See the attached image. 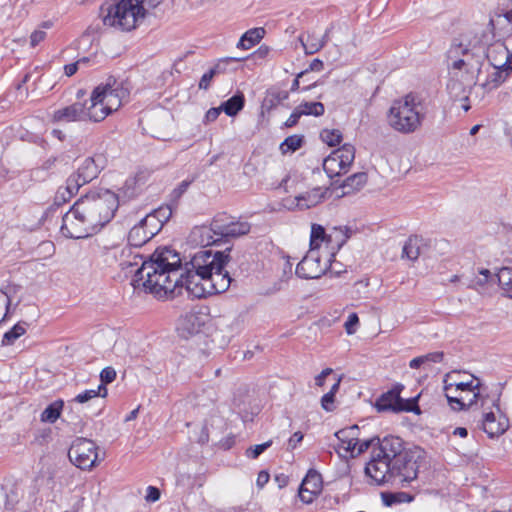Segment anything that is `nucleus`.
Segmentation results:
<instances>
[{"mask_svg":"<svg viewBox=\"0 0 512 512\" xmlns=\"http://www.w3.org/2000/svg\"><path fill=\"white\" fill-rule=\"evenodd\" d=\"M222 109L221 107H217V108H210L206 114H205V117H204V122L205 123H210V122H213L215 121L220 113H221Z\"/></svg>","mask_w":512,"mask_h":512,"instance_id":"nucleus-59","label":"nucleus"},{"mask_svg":"<svg viewBox=\"0 0 512 512\" xmlns=\"http://www.w3.org/2000/svg\"><path fill=\"white\" fill-rule=\"evenodd\" d=\"M402 385H396L391 390L382 394L376 401L378 411H412L414 401L404 400L400 397Z\"/></svg>","mask_w":512,"mask_h":512,"instance_id":"nucleus-14","label":"nucleus"},{"mask_svg":"<svg viewBox=\"0 0 512 512\" xmlns=\"http://www.w3.org/2000/svg\"><path fill=\"white\" fill-rule=\"evenodd\" d=\"M335 396L332 393H326L321 398V406L325 411H333Z\"/></svg>","mask_w":512,"mask_h":512,"instance_id":"nucleus-56","label":"nucleus"},{"mask_svg":"<svg viewBox=\"0 0 512 512\" xmlns=\"http://www.w3.org/2000/svg\"><path fill=\"white\" fill-rule=\"evenodd\" d=\"M203 326V317L199 313L189 312L180 319L178 330L187 337L199 333Z\"/></svg>","mask_w":512,"mask_h":512,"instance_id":"nucleus-27","label":"nucleus"},{"mask_svg":"<svg viewBox=\"0 0 512 512\" xmlns=\"http://www.w3.org/2000/svg\"><path fill=\"white\" fill-rule=\"evenodd\" d=\"M107 393H108L107 387L104 386L103 384H100L97 389H89V390H85L82 393H79L77 396H75L73 401H75L77 403H86L96 397L105 398L107 396Z\"/></svg>","mask_w":512,"mask_h":512,"instance_id":"nucleus-41","label":"nucleus"},{"mask_svg":"<svg viewBox=\"0 0 512 512\" xmlns=\"http://www.w3.org/2000/svg\"><path fill=\"white\" fill-rule=\"evenodd\" d=\"M378 438H371L367 440H356L357 446L356 450L351 454V457H356L363 452L367 451L371 446L377 445Z\"/></svg>","mask_w":512,"mask_h":512,"instance_id":"nucleus-51","label":"nucleus"},{"mask_svg":"<svg viewBox=\"0 0 512 512\" xmlns=\"http://www.w3.org/2000/svg\"><path fill=\"white\" fill-rule=\"evenodd\" d=\"M447 67L455 69L468 67L470 77L474 72H482L485 60V49L483 46L469 47L463 42L454 41L446 54Z\"/></svg>","mask_w":512,"mask_h":512,"instance_id":"nucleus-6","label":"nucleus"},{"mask_svg":"<svg viewBox=\"0 0 512 512\" xmlns=\"http://www.w3.org/2000/svg\"><path fill=\"white\" fill-rule=\"evenodd\" d=\"M215 259L212 250L201 249L182 266L179 254L163 247L155 250L138 274L140 279L146 277L144 285L157 298L174 297L185 290L189 297L200 299L207 294H201V290L196 292V289L208 281V269Z\"/></svg>","mask_w":512,"mask_h":512,"instance_id":"nucleus-1","label":"nucleus"},{"mask_svg":"<svg viewBox=\"0 0 512 512\" xmlns=\"http://www.w3.org/2000/svg\"><path fill=\"white\" fill-rule=\"evenodd\" d=\"M300 114L303 115H312V116H322L325 112V107L321 102H303L297 106Z\"/></svg>","mask_w":512,"mask_h":512,"instance_id":"nucleus-42","label":"nucleus"},{"mask_svg":"<svg viewBox=\"0 0 512 512\" xmlns=\"http://www.w3.org/2000/svg\"><path fill=\"white\" fill-rule=\"evenodd\" d=\"M507 427L506 419L497 420L493 412L483 414L482 429L490 438L503 434Z\"/></svg>","mask_w":512,"mask_h":512,"instance_id":"nucleus-29","label":"nucleus"},{"mask_svg":"<svg viewBox=\"0 0 512 512\" xmlns=\"http://www.w3.org/2000/svg\"><path fill=\"white\" fill-rule=\"evenodd\" d=\"M320 138L327 145L334 147L340 144L342 133L339 129H323L320 132Z\"/></svg>","mask_w":512,"mask_h":512,"instance_id":"nucleus-45","label":"nucleus"},{"mask_svg":"<svg viewBox=\"0 0 512 512\" xmlns=\"http://www.w3.org/2000/svg\"><path fill=\"white\" fill-rule=\"evenodd\" d=\"M327 270V263H322L315 251L310 252L297 264L296 275L303 279H317Z\"/></svg>","mask_w":512,"mask_h":512,"instance_id":"nucleus-17","label":"nucleus"},{"mask_svg":"<svg viewBox=\"0 0 512 512\" xmlns=\"http://www.w3.org/2000/svg\"><path fill=\"white\" fill-rule=\"evenodd\" d=\"M130 94V88L124 81L109 77L99 84L90 96V105L86 107V120L94 122L104 120L109 114L117 111Z\"/></svg>","mask_w":512,"mask_h":512,"instance_id":"nucleus-2","label":"nucleus"},{"mask_svg":"<svg viewBox=\"0 0 512 512\" xmlns=\"http://www.w3.org/2000/svg\"><path fill=\"white\" fill-rule=\"evenodd\" d=\"M244 104V95L242 93H238L229 98L227 101L223 102L220 107L222 111L226 113V115L232 117L237 115L238 112L243 109Z\"/></svg>","mask_w":512,"mask_h":512,"instance_id":"nucleus-35","label":"nucleus"},{"mask_svg":"<svg viewBox=\"0 0 512 512\" xmlns=\"http://www.w3.org/2000/svg\"><path fill=\"white\" fill-rule=\"evenodd\" d=\"M332 191L329 188L322 189L315 187L305 193L295 197L296 205L300 209H308L321 203L326 198H329Z\"/></svg>","mask_w":512,"mask_h":512,"instance_id":"nucleus-24","label":"nucleus"},{"mask_svg":"<svg viewBox=\"0 0 512 512\" xmlns=\"http://www.w3.org/2000/svg\"><path fill=\"white\" fill-rule=\"evenodd\" d=\"M303 434L301 432H295L288 440V450H294L297 445L303 440Z\"/></svg>","mask_w":512,"mask_h":512,"instance_id":"nucleus-61","label":"nucleus"},{"mask_svg":"<svg viewBox=\"0 0 512 512\" xmlns=\"http://www.w3.org/2000/svg\"><path fill=\"white\" fill-rule=\"evenodd\" d=\"M27 323L19 322L15 324L9 331H7L2 338V345H12L20 336L25 334Z\"/></svg>","mask_w":512,"mask_h":512,"instance_id":"nucleus-40","label":"nucleus"},{"mask_svg":"<svg viewBox=\"0 0 512 512\" xmlns=\"http://www.w3.org/2000/svg\"><path fill=\"white\" fill-rule=\"evenodd\" d=\"M103 165L104 158L102 155L87 157L78 166L76 173L82 178V183H89L98 176Z\"/></svg>","mask_w":512,"mask_h":512,"instance_id":"nucleus-23","label":"nucleus"},{"mask_svg":"<svg viewBox=\"0 0 512 512\" xmlns=\"http://www.w3.org/2000/svg\"><path fill=\"white\" fill-rule=\"evenodd\" d=\"M140 0H119L101 8L103 23L120 31L135 29L139 21L144 19L143 6Z\"/></svg>","mask_w":512,"mask_h":512,"instance_id":"nucleus-5","label":"nucleus"},{"mask_svg":"<svg viewBox=\"0 0 512 512\" xmlns=\"http://www.w3.org/2000/svg\"><path fill=\"white\" fill-rule=\"evenodd\" d=\"M301 116L302 115L300 114L298 108L296 107L294 109V111L291 113V115L289 116V118L286 120L285 126L286 127H293V126H295L298 123V121H299Z\"/></svg>","mask_w":512,"mask_h":512,"instance_id":"nucleus-62","label":"nucleus"},{"mask_svg":"<svg viewBox=\"0 0 512 512\" xmlns=\"http://www.w3.org/2000/svg\"><path fill=\"white\" fill-rule=\"evenodd\" d=\"M394 463L382 458L375 452H372L371 460L365 467V473L369 476L376 484L380 485L386 482L393 481V469Z\"/></svg>","mask_w":512,"mask_h":512,"instance_id":"nucleus-15","label":"nucleus"},{"mask_svg":"<svg viewBox=\"0 0 512 512\" xmlns=\"http://www.w3.org/2000/svg\"><path fill=\"white\" fill-rule=\"evenodd\" d=\"M251 229V226L246 221L234 220L226 216H217L213 219L211 227H202L194 231V234H199L201 237L206 236V239H201L202 245H209L211 243V232L218 237H231L236 238L246 235Z\"/></svg>","mask_w":512,"mask_h":512,"instance_id":"nucleus-8","label":"nucleus"},{"mask_svg":"<svg viewBox=\"0 0 512 512\" xmlns=\"http://www.w3.org/2000/svg\"><path fill=\"white\" fill-rule=\"evenodd\" d=\"M392 469L393 481L398 479L400 482L409 483L417 478L418 465L408 451L405 453V459L395 463Z\"/></svg>","mask_w":512,"mask_h":512,"instance_id":"nucleus-21","label":"nucleus"},{"mask_svg":"<svg viewBox=\"0 0 512 512\" xmlns=\"http://www.w3.org/2000/svg\"><path fill=\"white\" fill-rule=\"evenodd\" d=\"M456 372L447 373L443 379V390H452L454 392L471 394L473 389L482 388L483 385L479 379L473 377L470 381H456L453 376Z\"/></svg>","mask_w":512,"mask_h":512,"instance_id":"nucleus-26","label":"nucleus"},{"mask_svg":"<svg viewBox=\"0 0 512 512\" xmlns=\"http://www.w3.org/2000/svg\"><path fill=\"white\" fill-rule=\"evenodd\" d=\"M510 39L497 41L485 50V58L489 65L495 68H504L512 71V44Z\"/></svg>","mask_w":512,"mask_h":512,"instance_id":"nucleus-13","label":"nucleus"},{"mask_svg":"<svg viewBox=\"0 0 512 512\" xmlns=\"http://www.w3.org/2000/svg\"><path fill=\"white\" fill-rule=\"evenodd\" d=\"M342 236V240L337 244L338 249L344 244L346 239L348 238L347 235H343V232L341 229L334 228V233L327 234L325 231V228L320 225L313 223L311 225V234H310V247L312 251H315L318 249L323 242H327L328 244H332L333 238Z\"/></svg>","mask_w":512,"mask_h":512,"instance_id":"nucleus-22","label":"nucleus"},{"mask_svg":"<svg viewBox=\"0 0 512 512\" xmlns=\"http://www.w3.org/2000/svg\"><path fill=\"white\" fill-rule=\"evenodd\" d=\"M425 118L422 98L409 93L395 100L388 113V123L397 132L410 134L418 130Z\"/></svg>","mask_w":512,"mask_h":512,"instance_id":"nucleus-4","label":"nucleus"},{"mask_svg":"<svg viewBox=\"0 0 512 512\" xmlns=\"http://www.w3.org/2000/svg\"><path fill=\"white\" fill-rule=\"evenodd\" d=\"M378 448L373 452L380 455L382 458L398 463L401 459H405V451L403 442L399 437L389 436L382 440L377 439Z\"/></svg>","mask_w":512,"mask_h":512,"instance_id":"nucleus-18","label":"nucleus"},{"mask_svg":"<svg viewBox=\"0 0 512 512\" xmlns=\"http://www.w3.org/2000/svg\"><path fill=\"white\" fill-rule=\"evenodd\" d=\"M86 105L81 102H75L69 106L55 110L51 115V121L54 123H70L86 120Z\"/></svg>","mask_w":512,"mask_h":512,"instance_id":"nucleus-19","label":"nucleus"},{"mask_svg":"<svg viewBox=\"0 0 512 512\" xmlns=\"http://www.w3.org/2000/svg\"><path fill=\"white\" fill-rule=\"evenodd\" d=\"M508 71L504 68L488 67L486 69V77L484 80H479L477 83L484 93L491 92L498 88L507 78Z\"/></svg>","mask_w":512,"mask_h":512,"instance_id":"nucleus-25","label":"nucleus"},{"mask_svg":"<svg viewBox=\"0 0 512 512\" xmlns=\"http://www.w3.org/2000/svg\"><path fill=\"white\" fill-rule=\"evenodd\" d=\"M153 222H155L154 217H145L137 225L132 227L128 234V247L137 250L155 236L161 230V225L159 226L157 223H154V229H147L148 225Z\"/></svg>","mask_w":512,"mask_h":512,"instance_id":"nucleus-16","label":"nucleus"},{"mask_svg":"<svg viewBox=\"0 0 512 512\" xmlns=\"http://www.w3.org/2000/svg\"><path fill=\"white\" fill-rule=\"evenodd\" d=\"M115 256L118 259L119 267L125 273V276L130 274L134 275L133 285L135 287H143L145 291L149 292V289L144 285L146 277L140 279L139 269L142 268L143 264H147L151 259L144 260V257L132 247H124L120 250L119 255ZM153 254L150 256L152 258Z\"/></svg>","mask_w":512,"mask_h":512,"instance_id":"nucleus-11","label":"nucleus"},{"mask_svg":"<svg viewBox=\"0 0 512 512\" xmlns=\"http://www.w3.org/2000/svg\"><path fill=\"white\" fill-rule=\"evenodd\" d=\"M56 162H57V157L55 156H50L49 158H47L41 165V169L42 170H45V171H50L52 169H54L55 165H56Z\"/></svg>","mask_w":512,"mask_h":512,"instance_id":"nucleus-64","label":"nucleus"},{"mask_svg":"<svg viewBox=\"0 0 512 512\" xmlns=\"http://www.w3.org/2000/svg\"><path fill=\"white\" fill-rule=\"evenodd\" d=\"M85 183H82V178L79 177L78 173H74L68 177L66 180V190L68 191V197H72L75 195L79 188L83 186Z\"/></svg>","mask_w":512,"mask_h":512,"instance_id":"nucleus-48","label":"nucleus"},{"mask_svg":"<svg viewBox=\"0 0 512 512\" xmlns=\"http://www.w3.org/2000/svg\"><path fill=\"white\" fill-rule=\"evenodd\" d=\"M482 388L473 389L471 391V394L466 393H460L462 400V404L464 406V409H468L473 407L474 405H477L478 401H481V405H483L485 401V397L482 395Z\"/></svg>","mask_w":512,"mask_h":512,"instance_id":"nucleus-43","label":"nucleus"},{"mask_svg":"<svg viewBox=\"0 0 512 512\" xmlns=\"http://www.w3.org/2000/svg\"><path fill=\"white\" fill-rule=\"evenodd\" d=\"M272 445V440L265 443L251 446L246 450V456L251 459L258 458L264 451H266Z\"/></svg>","mask_w":512,"mask_h":512,"instance_id":"nucleus-50","label":"nucleus"},{"mask_svg":"<svg viewBox=\"0 0 512 512\" xmlns=\"http://www.w3.org/2000/svg\"><path fill=\"white\" fill-rule=\"evenodd\" d=\"M426 246V242L422 237L410 236L403 246L402 257L415 261L424 252Z\"/></svg>","mask_w":512,"mask_h":512,"instance_id":"nucleus-30","label":"nucleus"},{"mask_svg":"<svg viewBox=\"0 0 512 512\" xmlns=\"http://www.w3.org/2000/svg\"><path fill=\"white\" fill-rule=\"evenodd\" d=\"M264 28H252L246 31L237 43V48L248 50L258 44L264 37Z\"/></svg>","mask_w":512,"mask_h":512,"instance_id":"nucleus-32","label":"nucleus"},{"mask_svg":"<svg viewBox=\"0 0 512 512\" xmlns=\"http://www.w3.org/2000/svg\"><path fill=\"white\" fill-rule=\"evenodd\" d=\"M339 162L342 163V169L348 171L355 158V148L351 144H344L342 147L332 152Z\"/></svg>","mask_w":512,"mask_h":512,"instance_id":"nucleus-37","label":"nucleus"},{"mask_svg":"<svg viewBox=\"0 0 512 512\" xmlns=\"http://www.w3.org/2000/svg\"><path fill=\"white\" fill-rule=\"evenodd\" d=\"M70 198L71 197H68V191L66 190V187H60L55 195V203L60 205L68 201Z\"/></svg>","mask_w":512,"mask_h":512,"instance_id":"nucleus-60","label":"nucleus"},{"mask_svg":"<svg viewBox=\"0 0 512 512\" xmlns=\"http://www.w3.org/2000/svg\"><path fill=\"white\" fill-rule=\"evenodd\" d=\"M245 60V58H236V57H227L219 60V62L212 67L208 72L203 74L199 81V89L207 90L210 87L212 79L225 71L224 64L228 62H240Z\"/></svg>","mask_w":512,"mask_h":512,"instance_id":"nucleus-31","label":"nucleus"},{"mask_svg":"<svg viewBox=\"0 0 512 512\" xmlns=\"http://www.w3.org/2000/svg\"><path fill=\"white\" fill-rule=\"evenodd\" d=\"M64 406L63 400H56L49 404L41 413L40 420L44 423H55L61 415Z\"/></svg>","mask_w":512,"mask_h":512,"instance_id":"nucleus-36","label":"nucleus"},{"mask_svg":"<svg viewBox=\"0 0 512 512\" xmlns=\"http://www.w3.org/2000/svg\"><path fill=\"white\" fill-rule=\"evenodd\" d=\"M76 202L96 233L112 220L119 206L118 196L108 189L90 191Z\"/></svg>","mask_w":512,"mask_h":512,"instance_id":"nucleus-3","label":"nucleus"},{"mask_svg":"<svg viewBox=\"0 0 512 512\" xmlns=\"http://www.w3.org/2000/svg\"><path fill=\"white\" fill-rule=\"evenodd\" d=\"M302 143L303 136L291 135L281 143L280 150L283 154L293 153L302 146Z\"/></svg>","mask_w":512,"mask_h":512,"instance_id":"nucleus-44","label":"nucleus"},{"mask_svg":"<svg viewBox=\"0 0 512 512\" xmlns=\"http://www.w3.org/2000/svg\"><path fill=\"white\" fill-rule=\"evenodd\" d=\"M160 498V491L154 486H148L145 499L148 502H156Z\"/></svg>","mask_w":512,"mask_h":512,"instance_id":"nucleus-58","label":"nucleus"},{"mask_svg":"<svg viewBox=\"0 0 512 512\" xmlns=\"http://www.w3.org/2000/svg\"><path fill=\"white\" fill-rule=\"evenodd\" d=\"M11 300L9 296L0 290V324L5 320L10 306Z\"/></svg>","mask_w":512,"mask_h":512,"instance_id":"nucleus-53","label":"nucleus"},{"mask_svg":"<svg viewBox=\"0 0 512 512\" xmlns=\"http://www.w3.org/2000/svg\"><path fill=\"white\" fill-rule=\"evenodd\" d=\"M448 71L450 75V80L447 84L449 94L455 99L467 102L469 100L468 92L470 93L471 89L477 85L482 72H474L470 79L468 67L459 69L448 67Z\"/></svg>","mask_w":512,"mask_h":512,"instance_id":"nucleus-10","label":"nucleus"},{"mask_svg":"<svg viewBox=\"0 0 512 512\" xmlns=\"http://www.w3.org/2000/svg\"><path fill=\"white\" fill-rule=\"evenodd\" d=\"M332 373L331 368L324 369L319 375L315 377V384L322 387L324 385L325 378Z\"/></svg>","mask_w":512,"mask_h":512,"instance_id":"nucleus-63","label":"nucleus"},{"mask_svg":"<svg viewBox=\"0 0 512 512\" xmlns=\"http://www.w3.org/2000/svg\"><path fill=\"white\" fill-rule=\"evenodd\" d=\"M61 233L67 238L82 239L90 237L96 232L75 202L62 218Z\"/></svg>","mask_w":512,"mask_h":512,"instance_id":"nucleus-9","label":"nucleus"},{"mask_svg":"<svg viewBox=\"0 0 512 512\" xmlns=\"http://www.w3.org/2000/svg\"><path fill=\"white\" fill-rule=\"evenodd\" d=\"M359 324V317L356 313H351L348 316V319L346 320L344 326L345 330L348 335H352L356 332V327Z\"/></svg>","mask_w":512,"mask_h":512,"instance_id":"nucleus-54","label":"nucleus"},{"mask_svg":"<svg viewBox=\"0 0 512 512\" xmlns=\"http://www.w3.org/2000/svg\"><path fill=\"white\" fill-rule=\"evenodd\" d=\"M172 210L169 206L161 207L158 210L154 211L151 214H148L146 217H154L157 225L163 226V224L171 217Z\"/></svg>","mask_w":512,"mask_h":512,"instance_id":"nucleus-49","label":"nucleus"},{"mask_svg":"<svg viewBox=\"0 0 512 512\" xmlns=\"http://www.w3.org/2000/svg\"><path fill=\"white\" fill-rule=\"evenodd\" d=\"M321 489L322 477L320 473L309 470L300 485L299 497L303 503L310 504Z\"/></svg>","mask_w":512,"mask_h":512,"instance_id":"nucleus-20","label":"nucleus"},{"mask_svg":"<svg viewBox=\"0 0 512 512\" xmlns=\"http://www.w3.org/2000/svg\"><path fill=\"white\" fill-rule=\"evenodd\" d=\"M115 378L116 371L112 367H106L100 373L101 384H103L104 386H106V384L113 382Z\"/></svg>","mask_w":512,"mask_h":512,"instance_id":"nucleus-55","label":"nucleus"},{"mask_svg":"<svg viewBox=\"0 0 512 512\" xmlns=\"http://www.w3.org/2000/svg\"><path fill=\"white\" fill-rule=\"evenodd\" d=\"M452 390H444L445 397L447 398V401L451 408L456 411L465 410L464 406L462 404L463 398L461 396H452Z\"/></svg>","mask_w":512,"mask_h":512,"instance_id":"nucleus-52","label":"nucleus"},{"mask_svg":"<svg viewBox=\"0 0 512 512\" xmlns=\"http://www.w3.org/2000/svg\"><path fill=\"white\" fill-rule=\"evenodd\" d=\"M68 456L70 461L80 469H91L98 459L96 444L86 438H77L73 441Z\"/></svg>","mask_w":512,"mask_h":512,"instance_id":"nucleus-12","label":"nucleus"},{"mask_svg":"<svg viewBox=\"0 0 512 512\" xmlns=\"http://www.w3.org/2000/svg\"><path fill=\"white\" fill-rule=\"evenodd\" d=\"M46 37V32L43 30H35L30 36V44L32 47H36Z\"/></svg>","mask_w":512,"mask_h":512,"instance_id":"nucleus-57","label":"nucleus"},{"mask_svg":"<svg viewBox=\"0 0 512 512\" xmlns=\"http://www.w3.org/2000/svg\"><path fill=\"white\" fill-rule=\"evenodd\" d=\"M496 276L504 295L512 299V268L502 267Z\"/></svg>","mask_w":512,"mask_h":512,"instance_id":"nucleus-38","label":"nucleus"},{"mask_svg":"<svg viewBox=\"0 0 512 512\" xmlns=\"http://www.w3.org/2000/svg\"><path fill=\"white\" fill-rule=\"evenodd\" d=\"M299 39L304 47L306 54H314L324 46L323 40L314 38L310 35L307 36L306 41L303 39V37H300Z\"/></svg>","mask_w":512,"mask_h":512,"instance_id":"nucleus-47","label":"nucleus"},{"mask_svg":"<svg viewBox=\"0 0 512 512\" xmlns=\"http://www.w3.org/2000/svg\"><path fill=\"white\" fill-rule=\"evenodd\" d=\"M231 249L228 248L224 251L213 252L215 261L209 266L208 281L204 282L202 287H197L196 292L201 290V294L213 295L223 293L228 290L231 284V277L228 271H224L225 266L230 261Z\"/></svg>","mask_w":512,"mask_h":512,"instance_id":"nucleus-7","label":"nucleus"},{"mask_svg":"<svg viewBox=\"0 0 512 512\" xmlns=\"http://www.w3.org/2000/svg\"><path fill=\"white\" fill-rule=\"evenodd\" d=\"M443 356V352L428 353L426 355L413 358L409 362V367L411 369H418L423 367L426 370H430L433 363H440L443 360Z\"/></svg>","mask_w":512,"mask_h":512,"instance_id":"nucleus-33","label":"nucleus"},{"mask_svg":"<svg viewBox=\"0 0 512 512\" xmlns=\"http://www.w3.org/2000/svg\"><path fill=\"white\" fill-rule=\"evenodd\" d=\"M367 182V174L364 172L355 173L345 179L341 185L342 193L337 194V197L344 196L352 191L359 190Z\"/></svg>","mask_w":512,"mask_h":512,"instance_id":"nucleus-34","label":"nucleus"},{"mask_svg":"<svg viewBox=\"0 0 512 512\" xmlns=\"http://www.w3.org/2000/svg\"><path fill=\"white\" fill-rule=\"evenodd\" d=\"M323 169L329 178H333L347 172L346 169H342V163L339 162L338 158L335 157L333 153L324 159Z\"/></svg>","mask_w":512,"mask_h":512,"instance_id":"nucleus-39","label":"nucleus"},{"mask_svg":"<svg viewBox=\"0 0 512 512\" xmlns=\"http://www.w3.org/2000/svg\"><path fill=\"white\" fill-rule=\"evenodd\" d=\"M357 431L358 426L354 425L341 429L335 433V436L340 442L337 450L339 454L341 450H344L346 453H350V455L353 454L357 446Z\"/></svg>","mask_w":512,"mask_h":512,"instance_id":"nucleus-28","label":"nucleus"},{"mask_svg":"<svg viewBox=\"0 0 512 512\" xmlns=\"http://www.w3.org/2000/svg\"><path fill=\"white\" fill-rule=\"evenodd\" d=\"M382 500L386 506H391L395 503L411 502L413 500V496L405 492L383 493Z\"/></svg>","mask_w":512,"mask_h":512,"instance_id":"nucleus-46","label":"nucleus"}]
</instances>
